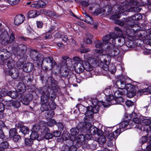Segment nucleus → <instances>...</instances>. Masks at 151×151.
Masks as SVG:
<instances>
[{"instance_id":"obj_62","label":"nucleus","mask_w":151,"mask_h":151,"mask_svg":"<svg viewBox=\"0 0 151 151\" xmlns=\"http://www.w3.org/2000/svg\"><path fill=\"white\" fill-rule=\"evenodd\" d=\"M147 140V137L146 136H144L142 137L140 139V142L141 144L142 145L143 144L146 142Z\"/></svg>"},{"instance_id":"obj_61","label":"nucleus","mask_w":151,"mask_h":151,"mask_svg":"<svg viewBox=\"0 0 151 151\" xmlns=\"http://www.w3.org/2000/svg\"><path fill=\"white\" fill-rule=\"evenodd\" d=\"M1 95H0V98L3 96H5L6 95H8V92L7 90L6 89H3L1 90Z\"/></svg>"},{"instance_id":"obj_53","label":"nucleus","mask_w":151,"mask_h":151,"mask_svg":"<svg viewBox=\"0 0 151 151\" xmlns=\"http://www.w3.org/2000/svg\"><path fill=\"white\" fill-rule=\"evenodd\" d=\"M57 125L58 127V129L60 131H62L65 127V125L62 123L59 122L56 124Z\"/></svg>"},{"instance_id":"obj_34","label":"nucleus","mask_w":151,"mask_h":151,"mask_svg":"<svg viewBox=\"0 0 151 151\" xmlns=\"http://www.w3.org/2000/svg\"><path fill=\"white\" fill-rule=\"evenodd\" d=\"M47 90V88L46 86L41 87L37 90L38 93L42 95H45L47 92H49Z\"/></svg>"},{"instance_id":"obj_3","label":"nucleus","mask_w":151,"mask_h":151,"mask_svg":"<svg viewBox=\"0 0 151 151\" xmlns=\"http://www.w3.org/2000/svg\"><path fill=\"white\" fill-rule=\"evenodd\" d=\"M30 56L34 61L37 62V65L39 67L41 65L44 58L43 55L40 53L35 50H33L31 52Z\"/></svg>"},{"instance_id":"obj_32","label":"nucleus","mask_w":151,"mask_h":151,"mask_svg":"<svg viewBox=\"0 0 151 151\" xmlns=\"http://www.w3.org/2000/svg\"><path fill=\"white\" fill-rule=\"evenodd\" d=\"M131 124H129V121L128 122L127 121H124L122 122L120 124V129H121V128H124L125 127H127V129H128L130 128H132L131 127Z\"/></svg>"},{"instance_id":"obj_40","label":"nucleus","mask_w":151,"mask_h":151,"mask_svg":"<svg viewBox=\"0 0 151 151\" xmlns=\"http://www.w3.org/2000/svg\"><path fill=\"white\" fill-rule=\"evenodd\" d=\"M77 147L74 145L70 147L67 145L65 148L64 151H76Z\"/></svg>"},{"instance_id":"obj_47","label":"nucleus","mask_w":151,"mask_h":151,"mask_svg":"<svg viewBox=\"0 0 151 151\" xmlns=\"http://www.w3.org/2000/svg\"><path fill=\"white\" fill-rule=\"evenodd\" d=\"M76 107H78V110L81 113L84 112L86 111L87 108V107H85L81 104H78L76 106Z\"/></svg>"},{"instance_id":"obj_14","label":"nucleus","mask_w":151,"mask_h":151,"mask_svg":"<svg viewBox=\"0 0 151 151\" xmlns=\"http://www.w3.org/2000/svg\"><path fill=\"white\" fill-rule=\"evenodd\" d=\"M122 93L120 91L117 90L114 92L115 98L116 99H117L118 103L121 104L124 102V99L122 97Z\"/></svg>"},{"instance_id":"obj_57","label":"nucleus","mask_w":151,"mask_h":151,"mask_svg":"<svg viewBox=\"0 0 151 151\" xmlns=\"http://www.w3.org/2000/svg\"><path fill=\"white\" fill-rule=\"evenodd\" d=\"M50 108L52 110L55 109L56 107V105L55 102L52 100L49 103Z\"/></svg>"},{"instance_id":"obj_37","label":"nucleus","mask_w":151,"mask_h":151,"mask_svg":"<svg viewBox=\"0 0 151 151\" xmlns=\"http://www.w3.org/2000/svg\"><path fill=\"white\" fill-rule=\"evenodd\" d=\"M84 57L85 59L88 61H90V62H91V60H92L94 62H96L97 61L96 58L92 57L91 55L88 53L85 54Z\"/></svg>"},{"instance_id":"obj_54","label":"nucleus","mask_w":151,"mask_h":151,"mask_svg":"<svg viewBox=\"0 0 151 151\" xmlns=\"http://www.w3.org/2000/svg\"><path fill=\"white\" fill-rule=\"evenodd\" d=\"M20 106V102L19 101H13L12 102V106L15 108H19Z\"/></svg>"},{"instance_id":"obj_41","label":"nucleus","mask_w":151,"mask_h":151,"mask_svg":"<svg viewBox=\"0 0 151 151\" xmlns=\"http://www.w3.org/2000/svg\"><path fill=\"white\" fill-rule=\"evenodd\" d=\"M79 130L77 127L73 128L70 130V134L73 136H76L79 133Z\"/></svg>"},{"instance_id":"obj_38","label":"nucleus","mask_w":151,"mask_h":151,"mask_svg":"<svg viewBox=\"0 0 151 151\" xmlns=\"http://www.w3.org/2000/svg\"><path fill=\"white\" fill-rule=\"evenodd\" d=\"M18 95L17 92L16 91H10L8 92V96L12 99L16 98Z\"/></svg>"},{"instance_id":"obj_1","label":"nucleus","mask_w":151,"mask_h":151,"mask_svg":"<svg viewBox=\"0 0 151 151\" xmlns=\"http://www.w3.org/2000/svg\"><path fill=\"white\" fill-rule=\"evenodd\" d=\"M118 38V36L115 33H110L109 35L104 37L102 40L105 43V46H106V51L111 56H114L118 55L120 53V50L115 44V40Z\"/></svg>"},{"instance_id":"obj_42","label":"nucleus","mask_w":151,"mask_h":151,"mask_svg":"<svg viewBox=\"0 0 151 151\" xmlns=\"http://www.w3.org/2000/svg\"><path fill=\"white\" fill-rule=\"evenodd\" d=\"M135 86L132 84H127L126 85L125 88L127 91H135Z\"/></svg>"},{"instance_id":"obj_49","label":"nucleus","mask_w":151,"mask_h":151,"mask_svg":"<svg viewBox=\"0 0 151 151\" xmlns=\"http://www.w3.org/2000/svg\"><path fill=\"white\" fill-rule=\"evenodd\" d=\"M97 129L96 127L94 126H92V127L89 130V132L91 134L94 135L96 134Z\"/></svg>"},{"instance_id":"obj_55","label":"nucleus","mask_w":151,"mask_h":151,"mask_svg":"<svg viewBox=\"0 0 151 151\" xmlns=\"http://www.w3.org/2000/svg\"><path fill=\"white\" fill-rule=\"evenodd\" d=\"M136 92L135 91H128L127 93V96L129 98H132L135 95Z\"/></svg>"},{"instance_id":"obj_50","label":"nucleus","mask_w":151,"mask_h":151,"mask_svg":"<svg viewBox=\"0 0 151 151\" xmlns=\"http://www.w3.org/2000/svg\"><path fill=\"white\" fill-rule=\"evenodd\" d=\"M0 146L4 150L5 149L9 147V145L8 142L6 141H4L1 142L0 143Z\"/></svg>"},{"instance_id":"obj_58","label":"nucleus","mask_w":151,"mask_h":151,"mask_svg":"<svg viewBox=\"0 0 151 151\" xmlns=\"http://www.w3.org/2000/svg\"><path fill=\"white\" fill-rule=\"evenodd\" d=\"M6 139V136L1 129H0V140L3 141Z\"/></svg>"},{"instance_id":"obj_11","label":"nucleus","mask_w":151,"mask_h":151,"mask_svg":"<svg viewBox=\"0 0 151 151\" xmlns=\"http://www.w3.org/2000/svg\"><path fill=\"white\" fill-rule=\"evenodd\" d=\"M33 95L32 94L28 93L24 96V97L21 100L22 103L25 105H28L30 101L32 99Z\"/></svg>"},{"instance_id":"obj_27","label":"nucleus","mask_w":151,"mask_h":151,"mask_svg":"<svg viewBox=\"0 0 151 151\" xmlns=\"http://www.w3.org/2000/svg\"><path fill=\"white\" fill-rule=\"evenodd\" d=\"M116 85L119 89H123L125 88L126 84L124 81L120 79L117 81Z\"/></svg>"},{"instance_id":"obj_52","label":"nucleus","mask_w":151,"mask_h":151,"mask_svg":"<svg viewBox=\"0 0 151 151\" xmlns=\"http://www.w3.org/2000/svg\"><path fill=\"white\" fill-rule=\"evenodd\" d=\"M25 143L27 146H31L33 143V140L31 139L25 138Z\"/></svg>"},{"instance_id":"obj_4","label":"nucleus","mask_w":151,"mask_h":151,"mask_svg":"<svg viewBox=\"0 0 151 151\" xmlns=\"http://www.w3.org/2000/svg\"><path fill=\"white\" fill-rule=\"evenodd\" d=\"M142 15L139 13H137L134 15V16L132 17V19L131 20L130 19L127 22V24L129 27H131L132 28H133V30L134 31H137L139 29L140 27L137 25H134V22H133V20H140L142 19Z\"/></svg>"},{"instance_id":"obj_39","label":"nucleus","mask_w":151,"mask_h":151,"mask_svg":"<svg viewBox=\"0 0 151 151\" xmlns=\"http://www.w3.org/2000/svg\"><path fill=\"white\" fill-rule=\"evenodd\" d=\"M12 99L9 100L6 98H4L2 101L7 106L10 107L12 106Z\"/></svg>"},{"instance_id":"obj_25","label":"nucleus","mask_w":151,"mask_h":151,"mask_svg":"<svg viewBox=\"0 0 151 151\" xmlns=\"http://www.w3.org/2000/svg\"><path fill=\"white\" fill-rule=\"evenodd\" d=\"M0 58L2 60L4 63H6V62L8 60V59L12 58L10 57L9 54V52L4 53L0 55Z\"/></svg>"},{"instance_id":"obj_6","label":"nucleus","mask_w":151,"mask_h":151,"mask_svg":"<svg viewBox=\"0 0 151 151\" xmlns=\"http://www.w3.org/2000/svg\"><path fill=\"white\" fill-rule=\"evenodd\" d=\"M29 49L25 45L20 44L15 48L14 52L16 55L23 56Z\"/></svg>"},{"instance_id":"obj_22","label":"nucleus","mask_w":151,"mask_h":151,"mask_svg":"<svg viewBox=\"0 0 151 151\" xmlns=\"http://www.w3.org/2000/svg\"><path fill=\"white\" fill-rule=\"evenodd\" d=\"M103 63V65H102V68L103 70L106 71L110 70L111 73L113 74L114 73V72L116 71V67L114 65H113L112 66V69H111L110 70L109 68V66L108 65H109V64H107V63Z\"/></svg>"},{"instance_id":"obj_7","label":"nucleus","mask_w":151,"mask_h":151,"mask_svg":"<svg viewBox=\"0 0 151 151\" xmlns=\"http://www.w3.org/2000/svg\"><path fill=\"white\" fill-rule=\"evenodd\" d=\"M117 100V99H116L113 95H109L107 97L106 100V102L102 101L101 103L104 107H106L110 105L115 104L118 103Z\"/></svg>"},{"instance_id":"obj_19","label":"nucleus","mask_w":151,"mask_h":151,"mask_svg":"<svg viewBox=\"0 0 151 151\" xmlns=\"http://www.w3.org/2000/svg\"><path fill=\"white\" fill-rule=\"evenodd\" d=\"M33 66V64L30 62L25 63L23 65V70L27 73L30 72L32 70Z\"/></svg>"},{"instance_id":"obj_8","label":"nucleus","mask_w":151,"mask_h":151,"mask_svg":"<svg viewBox=\"0 0 151 151\" xmlns=\"http://www.w3.org/2000/svg\"><path fill=\"white\" fill-rule=\"evenodd\" d=\"M4 72L7 75H9L13 79L17 78L19 76V72L17 68H13L8 70L6 68L4 70Z\"/></svg>"},{"instance_id":"obj_9","label":"nucleus","mask_w":151,"mask_h":151,"mask_svg":"<svg viewBox=\"0 0 151 151\" xmlns=\"http://www.w3.org/2000/svg\"><path fill=\"white\" fill-rule=\"evenodd\" d=\"M90 120L84 119V122H80L78 125V127L83 129L84 130L89 131L92 126L91 123L89 122Z\"/></svg>"},{"instance_id":"obj_33","label":"nucleus","mask_w":151,"mask_h":151,"mask_svg":"<svg viewBox=\"0 0 151 151\" xmlns=\"http://www.w3.org/2000/svg\"><path fill=\"white\" fill-rule=\"evenodd\" d=\"M142 121V119L139 118H133L132 120L129 121V124H131L132 126H133L134 124H140Z\"/></svg>"},{"instance_id":"obj_43","label":"nucleus","mask_w":151,"mask_h":151,"mask_svg":"<svg viewBox=\"0 0 151 151\" xmlns=\"http://www.w3.org/2000/svg\"><path fill=\"white\" fill-rule=\"evenodd\" d=\"M20 129L21 132L24 135L28 134L29 131L28 128L25 126L21 127Z\"/></svg>"},{"instance_id":"obj_21","label":"nucleus","mask_w":151,"mask_h":151,"mask_svg":"<svg viewBox=\"0 0 151 151\" xmlns=\"http://www.w3.org/2000/svg\"><path fill=\"white\" fill-rule=\"evenodd\" d=\"M17 89L20 93H23L26 90V87L25 85L22 82L19 83L17 85Z\"/></svg>"},{"instance_id":"obj_28","label":"nucleus","mask_w":151,"mask_h":151,"mask_svg":"<svg viewBox=\"0 0 151 151\" xmlns=\"http://www.w3.org/2000/svg\"><path fill=\"white\" fill-rule=\"evenodd\" d=\"M44 132L45 133L44 135L45 138L46 139H49L52 138V135L50 133V130L47 127H45L44 129Z\"/></svg>"},{"instance_id":"obj_2","label":"nucleus","mask_w":151,"mask_h":151,"mask_svg":"<svg viewBox=\"0 0 151 151\" xmlns=\"http://www.w3.org/2000/svg\"><path fill=\"white\" fill-rule=\"evenodd\" d=\"M15 39L14 34L13 33H12L9 36L8 32L5 30H3L0 33L1 43L3 45H7L12 43Z\"/></svg>"},{"instance_id":"obj_12","label":"nucleus","mask_w":151,"mask_h":151,"mask_svg":"<svg viewBox=\"0 0 151 151\" xmlns=\"http://www.w3.org/2000/svg\"><path fill=\"white\" fill-rule=\"evenodd\" d=\"M24 16L23 14L17 15L14 18V24L16 25L19 26L24 22Z\"/></svg>"},{"instance_id":"obj_36","label":"nucleus","mask_w":151,"mask_h":151,"mask_svg":"<svg viewBox=\"0 0 151 151\" xmlns=\"http://www.w3.org/2000/svg\"><path fill=\"white\" fill-rule=\"evenodd\" d=\"M43 13L46 16L50 17H53L55 16L56 15L55 12L46 9L43 10Z\"/></svg>"},{"instance_id":"obj_60","label":"nucleus","mask_w":151,"mask_h":151,"mask_svg":"<svg viewBox=\"0 0 151 151\" xmlns=\"http://www.w3.org/2000/svg\"><path fill=\"white\" fill-rule=\"evenodd\" d=\"M99 141L101 143H104L106 142V139L104 136L101 135L99 137Z\"/></svg>"},{"instance_id":"obj_44","label":"nucleus","mask_w":151,"mask_h":151,"mask_svg":"<svg viewBox=\"0 0 151 151\" xmlns=\"http://www.w3.org/2000/svg\"><path fill=\"white\" fill-rule=\"evenodd\" d=\"M31 139H37L38 140H40L39 138V135L37 132L32 131V133L30 135Z\"/></svg>"},{"instance_id":"obj_56","label":"nucleus","mask_w":151,"mask_h":151,"mask_svg":"<svg viewBox=\"0 0 151 151\" xmlns=\"http://www.w3.org/2000/svg\"><path fill=\"white\" fill-rule=\"evenodd\" d=\"M68 73V71L66 69L61 70L60 73L61 76L63 77H65L67 76Z\"/></svg>"},{"instance_id":"obj_31","label":"nucleus","mask_w":151,"mask_h":151,"mask_svg":"<svg viewBox=\"0 0 151 151\" xmlns=\"http://www.w3.org/2000/svg\"><path fill=\"white\" fill-rule=\"evenodd\" d=\"M94 56L100 60V61H101V56L104 54H103V50L96 49L94 50Z\"/></svg>"},{"instance_id":"obj_24","label":"nucleus","mask_w":151,"mask_h":151,"mask_svg":"<svg viewBox=\"0 0 151 151\" xmlns=\"http://www.w3.org/2000/svg\"><path fill=\"white\" fill-rule=\"evenodd\" d=\"M101 57L100 61L101 62L109 64L111 60V55L107 54H103Z\"/></svg>"},{"instance_id":"obj_30","label":"nucleus","mask_w":151,"mask_h":151,"mask_svg":"<svg viewBox=\"0 0 151 151\" xmlns=\"http://www.w3.org/2000/svg\"><path fill=\"white\" fill-rule=\"evenodd\" d=\"M50 95L49 92H47L45 95H42L41 97V101L42 103H47Z\"/></svg>"},{"instance_id":"obj_63","label":"nucleus","mask_w":151,"mask_h":151,"mask_svg":"<svg viewBox=\"0 0 151 151\" xmlns=\"http://www.w3.org/2000/svg\"><path fill=\"white\" fill-rule=\"evenodd\" d=\"M72 60V62L73 61H77L78 62H80L82 61V59L79 57L77 56H74L73 57Z\"/></svg>"},{"instance_id":"obj_17","label":"nucleus","mask_w":151,"mask_h":151,"mask_svg":"<svg viewBox=\"0 0 151 151\" xmlns=\"http://www.w3.org/2000/svg\"><path fill=\"white\" fill-rule=\"evenodd\" d=\"M120 133V129H118L113 132H112L108 135V139L111 140L113 139H116Z\"/></svg>"},{"instance_id":"obj_59","label":"nucleus","mask_w":151,"mask_h":151,"mask_svg":"<svg viewBox=\"0 0 151 151\" xmlns=\"http://www.w3.org/2000/svg\"><path fill=\"white\" fill-rule=\"evenodd\" d=\"M7 1L11 5H14L18 3L20 0H7Z\"/></svg>"},{"instance_id":"obj_64","label":"nucleus","mask_w":151,"mask_h":151,"mask_svg":"<svg viewBox=\"0 0 151 151\" xmlns=\"http://www.w3.org/2000/svg\"><path fill=\"white\" fill-rule=\"evenodd\" d=\"M118 41L120 43V44H119V45L120 46L122 45L125 43L124 39L122 37H119L118 40Z\"/></svg>"},{"instance_id":"obj_26","label":"nucleus","mask_w":151,"mask_h":151,"mask_svg":"<svg viewBox=\"0 0 151 151\" xmlns=\"http://www.w3.org/2000/svg\"><path fill=\"white\" fill-rule=\"evenodd\" d=\"M40 14V11L35 10H31L28 13V16L30 18H34L39 15Z\"/></svg>"},{"instance_id":"obj_35","label":"nucleus","mask_w":151,"mask_h":151,"mask_svg":"<svg viewBox=\"0 0 151 151\" xmlns=\"http://www.w3.org/2000/svg\"><path fill=\"white\" fill-rule=\"evenodd\" d=\"M26 79L27 78V83L28 85L32 84V82L34 80L33 75L32 74H29L25 77Z\"/></svg>"},{"instance_id":"obj_18","label":"nucleus","mask_w":151,"mask_h":151,"mask_svg":"<svg viewBox=\"0 0 151 151\" xmlns=\"http://www.w3.org/2000/svg\"><path fill=\"white\" fill-rule=\"evenodd\" d=\"M47 1L46 0H39L33 4L34 6L37 8L45 7Z\"/></svg>"},{"instance_id":"obj_5","label":"nucleus","mask_w":151,"mask_h":151,"mask_svg":"<svg viewBox=\"0 0 151 151\" xmlns=\"http://www.w3.org/2000/svg\"><path fill=\"white\" fill-rule=\"evenodd\" d=\"M53 65L52 58L47 57L44 58L42 63L40 66L42 67L43 70H48L52 68Z\"/></svg>"},{"instance_id":"obj_20","label":"nucleus","mask_w":151,"mask_h":151,"mask_svg":"<svg viewBox=\"0 0 151 151\" xmlns=\"http://www.w3.org/2000/svg\"><path fill=\"white\" fill-rule=\"evenodd\" d=\"M94 43L96 48H101V50H106L107 47L105 46V43L104 42H103L101 41L96 40L94 41Z\"/></svg>"},{"instance_id":"obj_48","label":"nucleus","mask_w":151,"mask_h":151,"mask_svg":"<svg viewBox=\"0 0 151 151\" xmlns=\"http://www.w3.org/2000/svg\"><path fill=\"white\" fill-rule=\"evenodd\" d=\"M16 134H17V131L16 128L11 129L9 131V137L12 138L16 135Z\"/></svg>"},{"instance_id":"obj_15","label":"nucleus","mask_w":151,"mask_h":151,"mask_svg":"<svg viewBox=\"0 0 151 151\" xmlns=\"http://www.w3.org/2000/svg\"><path fill=\"white\" fill-rule=\"evenodd\" d=\"M6 63L4 65V67L8 68V69H11L13 68H15V66L16 64L15 61L13 60L12 58L8 59L7 62H6Z\"/></svg>"},{"instance_id":"obj_23","label":"nucleus","mask_w":151,"mask_h":151,"mask_svg":"<svg viewBox=\"0 0 151 151\" xmlns=\"http://www.w3.org/2000/svg\"><path fill=\"white\" fill-rule=\"evenodd\" d=\"M82 63L83 64L84 70L89 72L93 71V67L88 62L83 61L82 62Z\"/></svg>"},{"instance_id":"obj_13","label":"nucleus","mask_w":151,"mask_h":151,"mask_svg":"<svg viewBox=\"0 0 151 151\" xmlns=\"http://www.w3.org/2000/svg\"><path fill=\"white\" fill-rule=\"evenodd\" d=\"M93 107L91 106L87 107V109L85 113L86 115L85 119H91L93 116V113L92 111Z\"/></svg>"},{"instance_id":"obj_46","label":"nucleus","mask_w":151,"mask_h":151,"mask_svg":"<svg viewBox=\"0 0 151 151\" xmlns=\"http://www.w3.org/2000/svg\"><path fill=\"white\" fill-rule=\"evenodd\" d=\"M47 103H42L40 109L42 111H47L49 110V108Z\"/></svg>"},{"instance_id":"obj_29","label":"nucleus","mask_w":151,"mask_h":151,"mask_svg":"<svg viewBox=\"0 0 151 151\" xmlns=\"http://www.w3.org/2000/svg\"><path fill=\"white\" fill-rule=\"evenodd\" d=\"M92 103L93 105H94L92 111L93 114L96 113L98 112L99 108V106L97 104V101L96 100L94 99L92 100Z\"/></svg>"},{"instance_id":"obj_45","label":"nucleus","mask_w":151,"mask_h":151,"mask_svg":"<svg viewBox=\"0 0 151 151\" xmlns=\"http://www.w3.org/2000/svg\"><path fill=\"white\" fill-rule=\"evenodd\" d=\"M70 135L69 133L64 131L62 134V138L63 140H68L70 138Z\"/></svg>"},{"instance_id":"obj_51","label":"nucleus","mask_w":151,"mask_h":151,"mask_svg":"<svg viewBox=\"0 0 151 151\" xmlns=\"http://www.w3.org/2000/svg\"><path fill=\"white\" fill-rule=\"evenodd\" d=\"M114 29L116 32H114V33H115L118 36V37H119L122 35V30L119 27H115Z\"/></svg>"},{"instance_id":"obj_10","label":"nucleus","mask_w":151,"mask_h":151,"mask_svg":"<svg viewBox=\"0 0 151 151\" xmlns=\"http://www.w3.org/2000/svg\"><path fill=\"white\" fill-rule=\"evenodd\" d=\"M85 140V137L84 135L80 134L78 135L76 140L73 141L70 140L69 142L71 144H74L75 146L79 147L81 146V144H83Z\"/></svg>"},{"instance_id":"obj_16","label":"nucleus","mask_w":151,"mask_h":151,"mask_svg":"<svg viewBox=\"0 0 151 151\" xmlns=\"http://www.w3.org/2000/svg\"><path fill=\"white\" fill-rule=\"evenodd\" d=\"M74 66L75 70L77 73H82L84 70L83 64L81 63H75Z\"/></svg>"}]
</instances>
